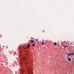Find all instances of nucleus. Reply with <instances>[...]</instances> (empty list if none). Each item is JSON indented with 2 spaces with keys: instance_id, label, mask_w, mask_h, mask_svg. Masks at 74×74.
<instances>
[{
  "instance_id": "nucleus-4",
  "label": "nucleus",
  "mask_w": 74,
  "mask_h": 74,
  "mask_svg": "<svg viewBox=\"0 0 74 74\" xmlns=\"http://www.w3.org/2000/svg\"><path fill=\"white\" fill-rule=\"evenodd\" d=\"M68 60L69 61H71V58H68Z\"/></svg>"
},
{
  "instance_id": "nucleus-11",
  "label": "nucleus",
  "mask_w": 74,
  "mask_h": 74,
  "mask_svg": "<svg viewBox=\"0 0 74 74\" xmlns=\"http://www.w3.org/2000/svg\"><path fill=\"white\" fill-rule=\"evenodd\" d=\"M23 60H25V58H23Z\"/></svg>"
},
{
  "instance_id": "nucleus-12",
  "label": "nucleus",
  "mask_w": 74,
  "mask_h": 74,
  "mask_svg": "<svg viewBox=\"0 0 74 74\" xmlns=\"http://www.w3.org/2000/svg\"><path fill=\"white\" fill-rule=\"evenodd\" d=\"M1 45H0V46Z\"/></svg>"
},
{
  "instance_id": "nucleus-5",
  "label": "nucleus",
  "mask_w": 74,
  "mask_h": 74,
  "mask_svg": "<svg viewBox=\"0 0 74 74\" xmlns=\"http://www.w3.org/2000/svg\"><path fill=\"white\" fill-rule=\"evenodd\" d=\"M71 55H74V53H70Z\"/></svg>"
},
{
  "instance_id": "nucleus-10",
  "label": "nucleus",
  "mask_w": 74,
  "mask_h": 74,
  "mask_svg": "<svg viewBox=\"0 0 74 74\" xmlns=\"http://www.w3.org/2000/svg\"><path fill=\"white\" fill-rule=\"evenodd\" d=\"M36 41H38V39H36Z\"/></svg>"
},
{
  "instance_id": "nucleus-8",
  "label": "nucleus",
  "mask_w": 74,
  "mask_h": 74,
  "mask_svg": "<svg viewBox=\"0 0 74 74\" xmlns=\"http://www.w3.org/2000/svg\"><path fill=\"white\" fill-rule=\"evenodd\" d=\"M35 46V45L34 44H33L32 45V47H34Z\"/></svg>"
},
{
  "instance_id": "nucleus-1",
  "label": "nucleus",
  "mask_w": 74,
  "mask_h": 74,
  "mask_svg": "<svg viewBox=\"0 0 74 74\" xmlns=\"http://www.w3.org/2000/svg\"><path fill=\"white\" fill-rule=\"evenodd\" d=\"M30 46V44H28L27 45V48H29Z\"/></svg>"
},
{
  "instance_id": "nucleus-9",
  "label": "nucleus",
  "mask_w": 74,
  "mask_h": 74,
  "mask_svg": "<svg viewBox=\"0 0 74 74\" xmlns=\"http://www.w3.org/2000/svg\"><path fill=\"white\" fill-rule=\"evenodd\" d=\"M67 47V46L65 45L64 47V48H66V47Z\"/></svg>"
},
{
  "instance_id": "nucleus-2",
  "label": "nucleus",
  "mask_w": 74,
  "mask_h": 74,
  "mask_svg": "<svg viewBox=\"0 0 74 74\" xmlns=\"http://www.w3.org/2000/svg\"><path fill=\"white\" fill-rule=\"evenodd\" d=\"M53 45H55V46H56V45H57V43H54Z\"/></svg>"
},
{
  "instance_id": "nucleus-3",
  "label": "nucleus",
  "mask_w": 74,
  "mask_h": 74,
  "mask_svg": "<svg viewBox=\"0 0 74 74\" xmlns=\"http://www.w3.org/2000/svg\"><path fill=\"white\" fill-rule=\"evenodd\" d=\"M31 42L32 43H33L34 42V40H31Z\"/></svg>"
},
{
  "instance_id": "nucleus-6",
  "label": "nucleus",
  "mask_w": 74,
  "mask_h": 74,
  "mask_svg": "<svg viewBox=\"0 0 74 74\" xmlns=\"http://www.w3.org/2000/svg\"><path fill=\"white\" fill-rule=\"evenodd\" d=\"M68 56H70V55H71L70 53H69L68 54Z\"/></svg>"
},
{
  "instance_id": "nucleus-7",
  "label": "nucleus",
  "mask_w": 74,
  "mask_h": 74,
  "mask_svg": "<svg viewBox=\"0 0 74 74\" xmlns=\"http://www.w3.org/2000/svg\"><path fill=\"white\" fill-rule=\"evenodd\" d=\"M42 45H44L45 43L44 42H42Z\"/></svg>"
}]
</instances>
